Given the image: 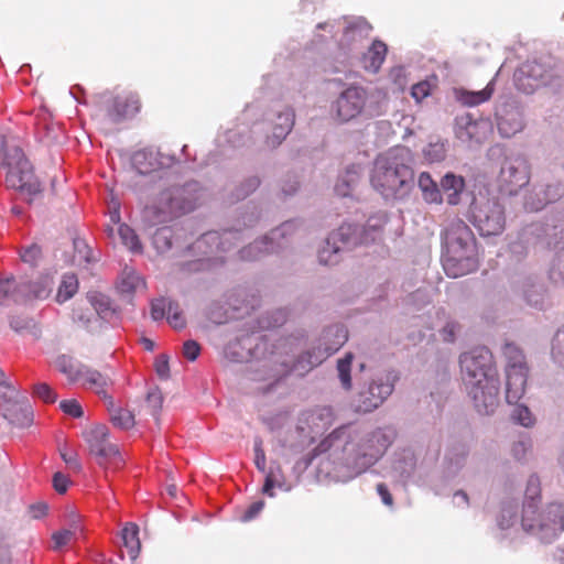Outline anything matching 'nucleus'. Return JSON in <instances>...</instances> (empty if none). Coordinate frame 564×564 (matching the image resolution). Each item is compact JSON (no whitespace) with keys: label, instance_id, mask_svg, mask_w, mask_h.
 <instances>
[{"label":"nucleus","instance_id":"1","mask_svg":"<svg viewBox=\"0 0 564 564\" xmlns=\"http://www.w3.org/2000/svg\"><path fill=\"white\" fill-rule=\"evenodd\" d=\"M392 425L365 430L354 425L335 429L318 448L328 453L322 468L336 477L354 478L373 466L397 438Z\"/></svg>","mask_w":564,"mask_h":564},{"label":"nucleus","instance_id":"2","mask_svg":"<svg viewBox=\"0 0 564 564\" xmlns=\"http://www.w3.org/2000/svg\"><path fill=\"white\" fill-rule=\"evenodd\" d=\"M463 382L480 414H492L499 405V378L491 351L475 347L459 356Z\"/></svg>","mask_w":564,"mask_h":564},{"label":"nucleus","instance_id":"3","mask_svg":"<svg viewBox=\"0 0 564 564\" xmlns=\"http://www.w3.org/2000/svg\"><path fill=\"white\" fill-rule=\"evenodd\" d=\"M413 165L414 156L409 148H392L376 159L370 183L384 199L402 200L414 187Z\"/></svg>","mask_w":564,"mask_h":564},{"label":"nucleus","instance_id":"4","mask_svg":"<svg viewBox=\"0 0 564 564\" xmlns=\"http://www.w3.org/2000/svg\"><path fill=\"white\" fill-rule=\"evenodd\" d=\"M205 187L195 180L161 189L144 217L151 225L171 223L195 212L204 203Z\"/></svg>","mask_w":564,"mask_h":564},{"label":"nucleus","instance_id":"5","mask_svg":"<svg viewBox=\"0 0 564 564\" xmlns=\"http://www.w3.org/2000/svg\"><path fill=\"white\" fill-rule=\"evenodd\" d=\"M259 219V209L256 206H250L240 214L232 228L203 234L192 246V249L202 253L203 257L184 262L182 269L191 273L209 269L212 263L218 259L216 254L230 251L240 240L242 229L256 226Z\"/></svg>","mask_w":564,"mask_h":564},{"label":"nucleus","instance_id":"6","mask_svg":"<svg viewBox=\"0 0 564 564\" xmlns=\"http://www.w3.org/2000/svg\"><path fill=\"white\" fill-rule=\"evenodd\" d=\"M0 163L7 169V187L19 191L26 196L25 200L31 204L35 197L42 194L43 185L34 174L33 166L22 149L6 147V140L0 135Z\"/></svg>","mask_w":564,"mask_h":564},{"label":"nucleus","instance_id":"7","mask_svg":"<svg viewBox=\"0 0 564 564\" xmlns=\"http://www.w3.org/2000/svg\"><path fill=\"white\" fill-rule=\"evenodd\" d=\"M521 527L542 543H552L564 531V505L551 502L542 510L533 502L524 505Z\"/></svg>","mask_w":564,"mask_h":564},{"label":"nucleus","instance_id":"8","mask_svg":"<svg viewBox=\"0 0 564 564\" xmlns=\"http://www.w3.org/2000/svg\"><path fill=\"white\" fill-rule=\"evenodd\" d=\"M513 82L518 90L528 95L541 87L557 90L562 86L558 63L551 56L527 61L516 69Z\"/></svg>","mask_w":564,"mask_h":564},{"label":"nucleus","instance_id":"9","mask_svg":"<svg viewBox=\"0 0 564 564\" xmlns=\"http://www.w3.org/2000/svg\"><path fill=\"white\" fill-rule=\"evenodd\" d=\"M469 220L480 236H498L506 228L505 206L497 197L475 196L469 205Z\"/></svg>","mask_w":564,"mask_h":564},{"label":"nucleus","instance_id":"10","mask_svg":"<svg viewBox=\"0 0 564 564\" xmlns=\"http://www.w3.org/2000/svg\"><path fill=\"white\" fill-rule=\"evenodd\" d=\"M398 380L397 371L386 370L365 382L354 400L355 411L366 414L377 410L392 394Z\"/></svg>","mask_w":564,"mask_h":564},{"label":"nucleus","instance_id":"11","mask_svg":"<svg viewBox=\"0 0 564 564\" xmlns=\"http://www.w3.org/2000/svg\"><path fill=\"white\" fill-rule=\"evenodd\" d=\"M506 359V401L509 404H518L525 392L528 379V365L522 349L511 341L502 346Z\"/></svg>","mask_w":564,"mask_h":564},{"label":"nucleus","instance_id":"12","mask_svg":"<svg viewBox=\"0 0 564 564\" xmlns=\"http://www.w3.org/2000/svg\"><path fill=\"white\" fill-rule=\"evenodd\" d=\"M360 230L361 225L357 223H343L333 230L318 251L319 262L326 265L336 264L340 260L341 252L367 245Z\"/></svg>","mask_w":564,"mask_h":564},{"label":"nucleus","instance_id":"13","mask_svg":"<svg viewBox=\"0 0 564 564\" xmlns=\"http://www.w3.org/2000/svg\"><path fill=\"white\" fill-rule=\"evenodd\" d=\"M274 354V346L259 332L243 334L230 340L224 348V356L234 362L265 360Z\"/></svg>","mask_w":564,"mask_h":564},{"label":"nucleus","instance_id":"14","mask_svg":"<svg viewBox=\"0 0 564 564\" xmlns=\"http://www.w3.org/2000/svg\"><path fill=\"white\" fill-rule=\"evenodd\" d=\"M530 181V166L524 155L506 153L497 176L498 188L502 194L513 196Z\"/></svg>","mask_w":564,"mask_h":564},{"label":"nucleus","instance_id":"15","mask_svg":"<svg viewBox=\"0 0 564 564\" xmlns=\"http://www.w3.org/2000/svg\"><path fill=\"white\" fill-rule=\"evenodd\" d=\"M176 163L177 159L174 154L163 153L153 147L138 150L131 156L133 169L141 175L170 169Z\"/></svg>","mask_w":564,"mask_h":564},{"label":"nucleus","instance_id":"16","mask_svg":"<svg viewBox=\"0 0 564 564\" xmlns=\"http://www.w3.org/2000/svg\"><path fill=\"white\" fill-rule=\"evenodd\" d=\"M564 196V184L560 181L534 184L525 194L523 206L528 212H540L546 205Z\"/></svg>","mask_w":564,"mask_h":564},{"label":"nucleus","instance_id":"17","mask_svg":"<svg viewBox=\"0 0 564 564\" xmlns=\"http://www.w3.org/2000/svg\"><path fill=\"white\" fill-rule=\"evenodd\" d=\"M367 100V91L360 86H350L346 88L335 101L333 109L337 118L343 121H349L361 113Z\"/></svg>","mask_w":564,"mask_h":564},{"label":"nucleus","instance_id":"18","mask_svg":"<svg viewBox=\"0 0 564 564\" xmlns=\"http://www.w3.org/2000/svg\"><path fill=\"white\" fill-rule=\"evenodd\" d=\"M443 251L456 253V250L467 248V252L471 247H477L476 238L469 226L462 219H455L448 224L443 235Z\"/></svg>","mask_w":564,"mask_h":564},{"label":"nucleus","instance_id":"19","mask_svg":"<svg viewBox=\"0 0 564 564\" xmlns=\"http://www.w3.org/2000/svg\"><path fill=\"white\" fill-rule=\"evenodd\" d=\"M456 251L455 254L442 251V264L448 276L458 278L477 270L479 264L477 247H471L470 252H467V248Z\"/></svg>","mask_w":564,"mask_h":564},{"label":"nucleus","instance_id":"20","mask_svg":"<svg viewBox=\"0 0 564 564\" xmlns=\"http://www.w3.org/2000/svg\"><path fill=\"white\" fill-rule=\"evenodd\" d=\"M498 131L503 138H511L524 128L522 110L513 104H505L497 112Z\"/></svg>","mask_w":564,"mask_h":564},{"label":"nucleus","instance_id":"21","mask_svg":"<svg viewBox=\"0 0 564 564\" xmlns=\"http://www.w3.org/2000/svg\"><path fill=\"white\" fill-rule=\"evenodd\" d=\"M347 340L348 330L345 325L333 324L323 329L316 348L326 360L329 356L338 351Z\"/></svg>","mask_w":564,"mask_h":564},{"label":"nucleus","instance_id":"22","mask_svg":"<svg viewBox=\"0 0 564 564\" xmlns=\"http://www.w3.org/2000/svg\"><path fill=\"white\" fill-rule=\"evenodd\" d=\"M468 456L469 447L465 443L453 444L443 459V478L449 481L457 477L465 467Z\"/></svg>","mask_w":564,"mask_h":564},{"label":"nucleus","instance_id":"23","mask_svg":"<svg viewBox=\"0 0 564 564\" xmlns=\"http://www.w3.org/2000/svg\"><path fill=\"white\" fill-rule=\"evenodd\" d=\"M140 109V101L137 96L127 97L117 96L112 99L111 106L108 108V116L115 123L132 117Z\"/></svg>","mask_w":564,"mask_h":564},{"label":"nucleus","instance_id":"24","mask_svg":"<svg viewBox=\"0 0 564 564\" xmlns=\"http://www.w3.org/2000/svg\"><path fill=\"white\" fill-rule=\"evenodd\" d=\"M324 360L325 359L318 352L317 348L314 347L299 355L291 367L283 362V375L293 372L300 377H303L315 367L319 366Z\"/></svg>","mask_w":564,"mask_h":564},{"label":"nucleus","instance_id":"25","mask_svg":"<svg viewBox=\"0 0 564 564\" xmlns=\"http://www.w3.org/2000/svg\"><path fill=\"white\" fill-rule=\"evenodd\" d=\"M520 293L525 303L536 310H543L545 304V288L533 276L523 280Z\"/></svg>","mask_w":564,"mask_h":564},{"label":"nucleus","instance_id":"26","mask_svg":"<svg viewBox=\"0 0 564 564\" xmlns=\"http://www.w3.org/2000/svg\"><path fill=\"white\" fill-rule=\"evenodd\" d=\"M479 124L470 113H465L455 120V135L463 143L471 145L480 143Z\"/></svg>","mask_w":564,"mask_h":564},{"label":"nucleus","instance_id":"27","mask_svg":"<svg viewBox=\"0 0 564 564\" xmlns=\"http://www.w3.org/2000/svg\"><path fill=\"white\" fill-rule=\"evenodd\" d=\"M18 292L21 299H46L52 292V279L50 276H40L35 281H25L18 283Z\"/></svg>","mask_w":564,"mask_h":564},{"label":"nucleus","instance_id":"28","mask_svg":"<svg viewBox=\"0 0 564 564\" xmlns=\"http://www.w3.org/2000/svg\"><path fill=\"white\" fill-rule=\"evenodd\" d=\"M465 186L464 177L453 172H447L440 182L442 195L445 194L447 204L452 206L460 203V196Z\"/></svg>","mask_w":564,"mask_h":564},{"label":"nucleus","instance_id":"29","mask_svg":"<svg viewBox=\"0 0 564 564\" xmlns=\"http://www.w3.org/2000/svg\"><path fill=\"white\" fill-rule=\"evenodd\" d=\"M361 176V166L351 164L340 174L335 184V192L341 197H348L352 194L359 184Z\"/></svg>","mask_w":564,"mask_h":564},{"label":"nucleus","instance_id":"30","mask_svg":"<svg viewBox=\"0 0 564 564\" xmlns=\"http://www.w3.org/2000/svg\"><path fill=\"white\" fill-rule=\"evenodd\" d=\"M276 247L272 246L264 235L262 238L256 239L248 246H245L238 251L239 258L245 261H256L268 254L275 253Z\"/></svg>","mask_w":564,"mask_h":564},{"label":"nucleus","instance_id":"31","mask_svg":"<svg viewBox=\"0 0 564 564\" xmlns=\"http://www.w3.org/2000/svg\"><path fill=\"white\" fill-rule=\"evenodd\" d=\"M3 415L11 424L19 427L30 426L33 421V410L28 401L9 405Z\"/></svg>","mask_w":564,"mask_h":564},{"label":"nucleus","instance_id":"32","mask_svg":"<svg viewBox=\"0 0 564 564\" xmlns=\"http://www.w3.org/2000/svg\"><path fill=\"white\" fill-rule=\"evenodd\" d=\"M264 474L263 495L273 498L275 496L274 488L288 490L285 488V477L279 462L272 460Z\"/></svg>","mask_w":564,"mask_h":564},{"label":"nucleus","instance_id":"33","mask_svg":"<svg viewBox=\"0 0 564 564\" xmlns=\"http://www.w3.org/2000/svg\"><path fill=\"white\" fill-rule=\"evenodd\" d=\"M297 228L299 221L290 219L273 228L265 236L270 241H272V246L276 247V252H279L288 245L290 238L295 234Z\"/></svg>","mask_w":564,"mask_h":564},{"label":"nucleus","instance_id":"34","mask_svg":"<svg viewBox=\"0 0 564 564\" xmlns=\"http://www.w3.org/2000/svg\"><path fill=\"white\" fill-rule=\"evenodd\" d=\"M55 366L59 372L67 377L70 383H75L82 379L86 367V365L65 354L57 356Z\"/></svg>","mask_w":564,"mask_h":564},{"label":"nucleus","instance_id":"35","mask_svg":"<svg viewBox=\"0 0 564 564\" xmlns=\"http://www.w3.org/2000/svg\"><path fill=\"white\" fill-rule=\"evenodd\" d=\"M417 186L422 192V197L427 204H442L443 195L440 185L432 178L427 172L419 175Z\"/></svg>","mask_w":564,"mask_h":564},{"label":"nucleus","instance_id":"36","mask_svg":"<svg viewBox=\"0 0 564 564\" xmlns=\"http://www.w3.org/2000/svg\"><path fill=\"white\" fill-rule=\"evenodd\" d=\"M416 468V459L413 453L403 452L392 463L391 470L399 480L406 481Z\"/></svg>","mask_w":564,"mask_h":564},{"label":"nucleus","instance_id":"37","mask_svg":"<svg viewBox=\"0 0 564 564\" xmlns=\"http://www.w3.org/2000/svg\"><path fill=\"white\" fill-rule=\"evenodd\" d=\"M495 90V78H492L487 86L478 91H469L466 89L456 90L457 99L465 106H478L490 99Z\"/></svg>","mask_w":564,"mask_h":564},{"label":"nucleus","instance_id":"38","mask_svg":"<svg viewBox=\"0 0 564 564\" xmlns=\"http://www.w3.org/2000/svg\"><path fill=\"white\" fill-rule=\"evenodd\" d=\"M544 234L550 242L564 239V210H556L547 217Z\"/></svg>","mask_w":564,"mask_h":564},{"label":"nucleus","instance_id":"39","mask_svg":"<svg viewBox=\"0 0 564 564\" xmlns=\"http://www.w3.org/2000/svg\"><path fill=\"white\" fill-rule=\"evenodd\" d=\"M123 545L128 549L129 555L132 561L138 557L141 549L139 540V527L134 523H128L121 532Z\"/></svg>","mask_w":564,"mask_h":564},{"label":"nucleus","instance_id":"40","mask_svg":"<svg viewBox=\"0 0 564 564\" xmlns=\"http://www.w3.org/2000/svg\"><path fill=\"white\" fill-rule=\"evenodd\" d=\"M98 464L100 466L109 464L115 469H119L123 466L124 460L121 457L119 448L116 445L106 442L102 449H99Z\"/></svg>","mask_w":564,"mask_h":564},{"label":"nucleus","instance_id":"41","mask_svg":"<svg viewBox=\"0 0 564 564\" xmlns=\"http://www.w3.org/2000/svg\"><path fill=\"white\" fill-rule=\"evenodd\" d=\"M109 400V412H110V421L111 423L119 429L128 430L134 425V416L133 414L126 409L115 408L113 401L111 398Z\"/></svg>","mask_w":564,"mask_h":564},{"label":"nucleus","instance_id":"42","mask_svg":"<svg viewBox=\"0 0 564 564\" xmlns=\"http://www.w3.org/2000/svg\"><path fill=\"white\" fill-rule=\"evenodd\" d=\"M91 305L100 319L110 322L117 315V308L112 306L111 300L104 294L93 296Z\"/></svg>","mask_w":564,"mask_h":564},{"label":"nucleus","instance_id":"43","mask_svg":"<svg viewBox=\"0 0 564 564\" xmlns=\"http://www.w3.org/2000/svg\"><path fill=\"white\" fill-rule=\"evenodd\" d=\"M78 290V280L74 273H65L62 276L61 284L57 290L56 301L64 303L72 299Z\"/></svg>","mask_w":564,"mask_h":564},{"label":"nucleus","instance_id":"44","mask_svg":"<svg viewBox=\"0 0 564 564\" xmlns=\"http://www.w3.org/2000/svg\"><path fill=\"white\" fill-rule=\"evenodd\" d=\"M547 274L552 283L564 288V247L554 253Z\"/></svg>","mask_w":564,"mask_h":564},{"label":"nucleus","instance_id":"45","mask_svg":"<svg viewBox=\"0 0 564 564\" xmlns=\"http://www.w3.org/2000/svg\"><path fill=\"white\" fill-rule=\"evenodd\" d=\"M386 221L383 216H372L369 217L365 225H361L360 231L367 245L375 242L379 238Z\"/></svg>","mask_w":564,"mask_h":564},{"label":"nucleus","instance_id":"46","mask_svg":"<svg viewBox=\"0 0 564 564\" xmlns=\"http://www.w3.org/2000/svg\"><path fill=\"white\" fill-rule=\"evenodd\" d=\"M448 141L437 140L435 142H430L423 149V156L430 163H438L445 160L447 150H448Z\"/></svg>","mask_w":564,"mask_h":564},{"label":"nucleus","instance_id":"47","mask_svg":"<svg viewBox=\"0 0 564 564\" xmlns=\"http://www.w3.org/2000/svg\"><path fill=\"white\" fill-rule=\"evenodd\" d=\"M354 354L347 352L343 358L337 360V371L340 386L344 390L349 391L352 388L351 382V364Z\"/></svg>","mask_w":564,"mask_h":564},{"label":"nucleus","instance_id":"48","mask_svg":"<svg viewBox=\"0 0 564 564\" xmlns=\"http://www.w3.org/2000/svg\"><path fill=\"white\" fill-rule=\"evenodd\" d=\"M261 184V178L258 175H251L241 181L232 192V197L236 200H242L257 191Z\"/></svg>","mask_w":564,"mask_h":564},{"label":"nucleus","instance_id":"49","mask_svg":"<svg viewBox=\"0 0 564 564\" xmlns=\"http://www.w3.org/2000/svg\"><path fill=\"white\" fill-rule=\"evenodd\" d=\"M518 520V505L509 501L505 502L498 518V525L501 530L511 528Z\"/></svg>","mask_w":564,"mask_h":564},{"label":"nucleus","instance_id":"50","mask_svg":"<svg viewBox=\"0 0 564 564\" xmlns=\"http://www.w3.org/2000/svg\"><path fill=\"white\" fill-rule=\"evenodd\" d=\"M291 132L289 122L284 120V126L281 124H272V132L268 134L264 140V147L269 150L276 149L283 140Z\"/></svg>","mask_w":564,"mask_h":564},{"label":"nucleus","instance_id":"51","mask_svg":"<svg viewBox=\"0 0 564 564\" xmlns=\"http://www.w3.org/2000/svg\"><path fill=\"white\" fill-rule=\"evenodd\" d=\"M82 378H85L89 384L97 387L99 389L97 391L98 394L104 399L110 398L104 390V388L108 384V378L101 375L99 371L86 366Z\"/></svg>","mask_w":564,"mask_h":564},{"label":"nucleus","instance_id":"52","mask_svg":"<svg viewBox=\"0 0 564 564\" xmlns=\"http://www.w3.org/2000/svg\"><path fill=\"white\" fill-rule=\"evenodd\" d=\"M119 237L122 243L133 252H140L142 246L134 230L126 224H120L118 228Z\"/></svg>","mask_w":564,"mask_h":564},{"label":"nucleus","instance_id":"53","mask_svg":"<svg viewBox=\"0 0 564 564\" xmlns=\"http://www.w3.org/2000/svg\"><path fill=\"white\" fill-rule=\"evenodd\" d=\"M172 238L171 227L159 228L153 235V245L160 252H166L173 247Z\"/></svg>","mask_w":564,"mask_h":564},{"label":"nucleus","instance_id":"54","mask_svg":"<svg viewBox=\"0 0 564 564\" xmlns=\"http://www.w3.org/2000/svg\"><path fill=\"white\" fill-rule=\"evenodd\" d=\"M387 51V45L383 42L375 41L367 54V58L370 59V67L377 70L383 63Z\"/></svg>","mask_w":564,"mask_h":564},{"label":"nucleus","instance_id":"55","mask_svg":"<svg viewBox=\"0 0 564 564\" xmlns=\"http://www.w3.org/2000/svg\"><path fill=\"white\" fill-rule=\"evenodd\" d=\"M18 283L14 278H8L4 280H0V305L7 299H12L14 302L20 301L19 292H18Z\"/></svg>","mask_w":564,"mask_h":564},{"label":"nucleus","instance_id":"56","mask_svg":"<svg viewBox=\"0 0 564 564\" xmlns=\"http://www.w3.org/2000/svg\"><path fill=\"white\" fill-rule=\"evenodd\" d=\"M551 355L557 365L564 367V328L558 329L552 340Z\"/></svg>","mask_w":564,"mask_h":564},{"label":"nucleus","instance_id":"57","mask_svg":"<svg viewBox=\"0 0 564 564\" xmlns=\"http://www.w3.org/2000/svg\"><path fill=\"white\" fill-rule=\"evenodd\" d=\"M206 317L214 324H223L227 319V312L223 304L219 302H212L205 310Z\"/></svg>","mask_w":564,"mask_h":564},{"label":"nucleus","instance_id":"58","mask_svg":"<svg viewBox=\"0 0 564 564\" xmlns=\"http://www.w3.org/2000/svg\"><path fill=\"white\" fill-rule=\"evenodd\" d=\"M171 302H174V301L171 299H166V297H160V299L153 300L151 302V310H150L151 318L153 321L158 322V321H161L162 318H164L165 316H167L169 304Z\"/></svg>","mask_w":564,"mask_h":564},{"label":"nucleus","instance_id":"59","mask_svg":"<svg viewBox=\"0 0 564 564\" xmlns=\"http://www.w3.org/2000/svg\"><path fill=\"white\" fill-rule=\"evenodd\" d=\"M10 327L15 333H24L29 332L31 334H36V325L33 318L23 317V316H13L10 319Z\"/></svg>","mask_w":564,"mask_h":564},{"label":"nucleus","instance_id":"60","mask_svg":"<svg viewBox=\"0 0 564 564\" xmlns=\"http://www.w3.org/2000/svg\"><path fill=\"white\" fill-rule=\"evenodd\" d=\"M539 498H540V479L536 475H531L527 481L525 500L523 502V506L529 505L530 502L538 505L536 499H539Z\"/></svg>","mask_w":564,"mask_h":564},{"label":"nucleus","instance_id":"61","mask_svg":"<svg viewBox=\"0 0 564 564\" xmlns=\"http://www.w3.org/2000/svg\"><path fill=\"white\" fill-rule=\"evenodd\" d=\"M20 256L23 262L34 267L42 258V248L37 243H31L21 249Z\"/></svg>","mask_w":564,"mask_h":564},{"label":"nucleus","instance_id":"62","mask_svg":"<svg viewBox=\"0 0 564 564\" xmlns=\"http://www.w3.org/2000/svg\"><path fill=\"white\" fill-rule=\"evenodd\" d=\"M33 394L46 403H54L57 400L56 392L44 382L34 384Z\"/></svg>","mask_w":564,"mask_h":564},{"label":"nucleus","instance_id":"63","mask_svg":"<svg viewBox=\"0 0 564 564\" xmlns=\"http://www.w3.org/2000/svg\"><path fill=\"white\" fill-rule=\"evenodd\" d=\"M167 321L174 328H183L185 326L182 310L176 301L169 304Z\"/></svg>","mask_w":564,"mask_h":564},{"label":"nucleus","instance_id":"64","mask_svg":"<svg viewBox=\"0 0 564 564\" xmlns=\"http://www.w3.org/2000/svg\"><path fill=\"white\" fill-rule=\"evenodd\" d=\"M513 419L524 427H530L534 423V417L529 408L519 404L513 411Z\"/></svg>","mask_w":564,"mask_h":564}]
</instances>
